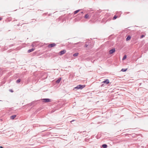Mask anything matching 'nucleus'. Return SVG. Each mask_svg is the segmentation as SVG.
<instances>
[{"label":"nucleus","instance_id":"f257e3e1","mask_svg":"<svg viewBox=\"0 0 148 148\" xmlns=\"http://www.w3.org/2000/svg\"><path fill=\"white\" fill-rule=\"evenodd\" d=\"M85 87V85H79L77 86L76 87H75L74 88V90H75V89H82L84 88Z\"/></svg>","mask_w":148,"mask_h":148},{"label":"nucleus","instance_id":"f03ea898","mask_svg":"<svg viewBox=\"0 0 148 148\" xmlns=\"http://www.w3.org/2000/svg\"><path fill=\"white\" fill-rule=\"evenodd\" d=\"M115 51V49L114 48H113L112 49L110 50L109 51V54H111L113 53Z\"/></svg>","mask_w":148,"mask_h":148},{"label":"nucleus","instance_id":"7ed1b4c3","mask_svg":"<svg viewBox=\"0 0 148 148\" xmlns=\"http://www.w3.org/2000/svg\"><path fill=\"white\" fill-rule=\"evenodd\" d=\"M42 100L44 101V102H49L51 101L50 99H44Z\"/></svg>","mask_w":148,"mask_h":148},{"label":"nucleus","instance_id":"20e7f679","mask_svg":"<svg viewBox=\"0 0 148 148\" xmlns=\"http://www.w3.org/2000/svg\"><path fill=\"white\" fill-rule=\"evenodd\" d=\"M56 45V44L54 43L48 45V47L49 48H51L54 47Z\"/></svg>","mask_w":148,"mask_h":148},{"label":"nucleus","instance_id":"39448f33","mask_svg":"<svg viewBox=\"0 0 148 148\" xmlns=\"http://www.w3.org/2000/svg\"><path fill=\"white\" fill-rule=\"evenodd\" d=\"M66 51L65 50H64L62 51H60L59 53V55H62L64 53H65L66 52Z\"/></svg>","mask_w":148,"mask_h":148},{"label":"nucleus","instance_id":"423d86ee","mask_svg":"<svg viewBox=\"0 0 148 148\" xmlns=\"http://www.w3.org/2000/svg\"><path fill=\"white\" fill-rule=\"evenodd\" d=\"M102 83H105L106 84H108L109 83V80L108 79H106V80L102 82Z\"/></svg>","mask_w":148,"mask_h":148},{"label":"nucleus","instance_id":"0eeeda50","mask_svg":"<svg viewBox=\"0 0 148 148\" xmlns=\"http://www.w3.org/2000/svg\"><path fill=\"white\" fill-rule=\"evenodd\" d=\"M35 49L34 48H32L31 49H29L28 50L27 52L28 53H29L31 52H32L34 51V50Z\"/></svg>","mask_w":148,"mask_h":148},{"label":"nucleus","instance_id":"6e6552de","mask_svg":"<svg viewBox=\"0 0 148 148\" xmlns=\"http://www.w3.org/2000/svg\"><path fill=\"white\" fill-rule=\"evenodd\" d=\"M131 37L130 36H128L126 39V40L127 41L130 39Z\"/></svg>","mask_w":148,"mask_h":148},{"label":"nucleus","instance_id":"1a4fd4ad","mask_svg":"<svg viewBox=\"0 0 148 148\" xmlns=\"http://www.w3.org/2000/svg\"><path fill=\"white\" fill-rule=\"evenodd\" d=\"M16 115H13L10 116V119H14V118L16 117Z\"/></svg>","mask_w":148,"mask_h":148},{"label":"nucleus","instance_id":"9d476101","mask_svg":"<svg viewBox=\"0 0 148 148\" xmlns=\"http://www.w3.org/2000/svg\"><path fill=\"white\" fill-rule=\"evenodd\" d=\"M61 78H59V79H58L56 81V83H59L60 82V81H61Z\"/></svg>","mask_w":148,"mask_h":148},{"label":"nucleus","instance_id":"9b49d317","mask_svg":"<svg viewBox=\"0 0 148 148\" xmlns=\"http://www.w3.org/2000/svg\"><path fill=\"white\" fill-rule=\"evenodd\" d=\"M78 54L79 53H77L74 54L73 56L74 57H76L78 55Z\"/></svg>","mask_w":148,"mask_h":148},{"label":"nucleus","instance_id":"f8f14e48","mask_svg":"<svg viewBox=\"0 0 148 148\" xmlns=\"http://www.w3.org/2000/svg\"><path fill=\"white\" fill-rule=\"evenodd\" d=\"M102 147L103 148H106L107 147V145L106 144H103L102 145Z\"/></svg>","mask_w":148,"mask_h":148},{"label":"nucleus","instance_id":"ddd939ff","mask_svg":"<svg viewBox=\"0 0 148 148\" xmlns=\"http://www.w3.org/2000/svg\"><path fill=\"white\" fill-rule=\"evenodd\" d=\"M89 15H88V14H86L85 16V18H89Z\"/></svg>","mask_w":148,"mask_h":148},{"label":"nucleus","instance_id":"4468645a","mask_svg":"<svg viewBox=\"0 0 148 148\" xmlns=\"http://www.w3.org/2000/svg\"><path fill=\"white\" fill-rule=\"evenodd\" d=\"M127 70V69H122L121 71H122L125 72Z\"/></svg>","mask_w":148,"mask_h":148},{"label":"nucleus","instance_id":"2eb2a0df","mask_svg":"<svg viewBox=\"0 0 148 148\" xmlns=\"http://www.w3.org/2000/svg\"><path fill=\"white\" fill-rule=\"evenodd\" d=\"M80 10H77L75 11L74 13V14H76Z\"/></svg>","mask_w":148,"mask_h":148},{"label":"nucleus","instance_id":"dca6fc26","mask_svg":"<svg viewBox=\"0 0 148 148\" xmlns=\"http://www.w3.org/2000/svg\"><path fill=\"white\" fill-rule=\"evenodd\" d=\"M126 58H127L126 55H124V57H123V58H122V60H125V59H126Z\"/></svg>","mask_w":148,"mask_h":148},{"label":"nucleus","instance_id":"f3484780","mask_svg":"<svg viewBox=\"0 0 148 148\" xmlns=\"http://www.w3.org/2000/svg\"><path fill=\"white\" fill-rule=\"evenodd\" d=\"M117 17V16H116V15H115L113 17V20H115V19H116Z\"/></svg>","mask_w":148,"mask_h":148},{"label":"nucleus","instance_id":"a211bd4d","mask_svg":"<svg viewBox=\"0 0 148 148\" xmlns=\"http://www.w3.org/2000/svg\"><path fill=\"white\" fill-rule=\"evenodd\" d=\"M20 81H21V79H18L16 81V83H19L20 82Z\"/></svg>","mask_w":148,"mask_h":148},{"label":"nucleus","instance_id":"6ab92c4d","mask_svg":"<svg viewBox=\"0 0 148 148\" xmlns=\"http://www.w3.org/2000/svg\"><path fill=\"white\" fill-rule=\"evenodd\" d=\"M145 37V35H142L140 37V38H143V37Z\"/></svg>","mask_w":148,"mask_h":148},{"label":"nucleus","instance_id":"aec40b11","mask_svg":"<svg viewBox=\"0 0 148 148\" xmlns=\"http://www.w3.org/2000/svg\"><path fill=\"white\" fill-rule=\"evenodd\" d=\"M88 46V45L87 44H86L85 45V47H87Z\"/></svg>","mask_w":148,"mask_h":148},{"label":"nucleus","instance_id":"412c9836","mask_svg":"<svg viewBox=\"0 0 148 148\" xmlns=\"http://www.w3.org/2000/svg\"><path fill=\"white\" fill-rule=\"evenodd\" d=\"M32 46L33 47H34V44H32Z\"/></svg>","mask_w":148,"mask_h":148},{"label":"nucleus","instance_id":"4be33fe9","mask_svg":"<svg viewBox=\"0 0 148 148\" xmlns=\"http://www.w3.org/2000/svg\"><path fill=\"white\" fill-rule=\"evenodd\" d=\"M2 18L1 17H0V21L2 19Z\"/></svg>","mask_w":148,"mask_h":148},{"label":"nucleus","instance_id":"5701e85b","mask_svg":"<svg viewBox=\"0 0 148 148\" xmlns=\"http://www.w3.org/2000/svg\"><path fill=\"white\" fill-rule=\"evenodd\" d=\"M0 148H3V147H2L1 146H0Z\"/></svg>","mask_w":148,"mask_h":148},{"label":"nucleus","instance_id":"b1692460","mask_svg":"<svg viewBox=\"0 0 148 148\" xmlns=\"http://www.w3.org/2000/svg\"><path fill=\"white\" fill-rule=\"evenodd\" d=\"M78 43H75V44H78Z\"/></svg>","mask_w":148,"mask_h":148},{"label":"nucleus","instance_id":"393cba45","mask_svg":"<svg viewBox=\"0 0 148 148\" xmlns=\"http://www.w3.org/2000/svg\"><path fill=\"white\" fill-rule=\"evenodd\" d=\"M11 92H13V91H12L11 90Z\"/></svg>","mask_w":148,"mask_h":148}]
</instances>
